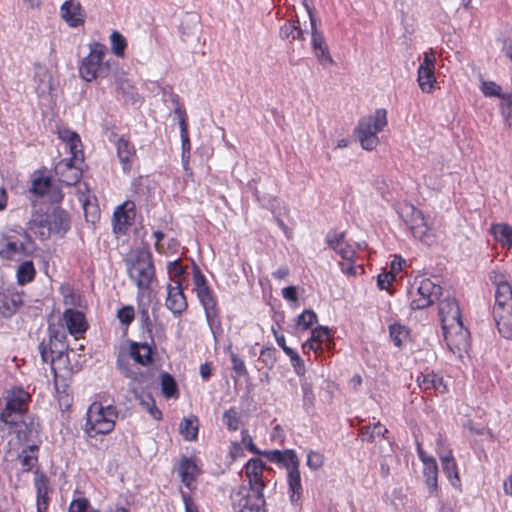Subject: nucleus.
Returning a JSON list of instances; mask_svg holds the SVG:
<instances>
[{"label":"nucleus","mask_w":512,"mask_h":512,"mask_svg":"<svg viewBox=\"0 0 512 512\" xmlns=\"http://www.w3.org/2000/svg\"><path fill=\"white\" fill-rule=\"evenodd\" d=\"M439 316L449 350L462 357L469 348V331L464 328L458 302L446 297L439 303Z\"/></svg>","instance_id":"f257e3e1"},{"label":"nucleus","mask_w":512,"mask_h":512,"mask_svg":"<svg viewBox=\"0 0 512 512\" xmlns=\"http://www.w3.org/2000/svg\"><path fill=\"white\" fill-rule=\"evenodd\" d=\"M31 395L23 387L15 386L7 389L1 401L4 407L0 411V421L14 429L24 422Z\"/></svg>","instance_id":"f03ea898"},{"label":"nucleus","mask_w":512,"mask_h":512,"mask_svg":"<svg viewBox=\"0 0 512 512\" xmlns=\"http://www.w3.org/2000/svg\"><path fill=\"white\" fill-rule=\"evenodd\" d=\"M118 418V411L112 405L104 406L100 402H93L86 413L85 433L94 438L98 435L109 434L113 431Z\"/></svg>","instance_id":"7ed1b4c3"},{"label":"nucleus","mask_w":512,"mask_h":512,"mask_svg":"<svg viewBox=\"0 0 512 512\" xmlns=\"http://www.w3.org/2000/svg\"><path fill=\"white\" fill-rule=\"evenodd\" d=\"M88 47L89 53L79 65V76L86 82L107 77L111 70L109 61L105 60L107 47L96 41L89 43Z\"/></svg>","instance_id":"20e7f679"},{"label":"nucleus","mask_w":512,"mask_h":512,"mask_svg":"<svg viewBox=\"0 0 512 512\" xmlns=\"http://www.w3.org/2000/svg\"><path fill=\"white\" fill-rule=\"evenodd\" d=\"M70 228V218L68 213L55 207L46 215H37L30 222V230L46 239L51 234L64 235Z\"/></svg>","instance_id":"39448f33"},{"label":"nucleus","mask_w":512,"mask_h":512,"mask_svg":"<svg viewBox=\"0 0 512 512\" xmlns=\"http://www.w3.org/2000/svg\"><path fill=\"white\" fill-rule=\"evenodd\" d=\"M386 109H376L372 114L362 117L357 125L356 134L363 149L371 151L379 144L378 133L387 126Z\"/></svg>","instance_id":"423d86ee"},{"label":"nucleus","mask_w":512,"mask_h":512,"mask_svg":"<svg viewBox=\"0 0 512 512\" xmlns=\"http://www.w3.org/2000/svg\"><path fill=\"white\" fill-rule=\"evenodd\" d=\"M269 461L282 464L287 469V482L291 492L290 499L297 502L302 493L299 459L293 450H273L265 453Z\"/></svg>","instance_id":"0eeeda50"},{"label":"nucleus","mask_w":512,"mask_h":512,"mask_svg":"<svg viewBox=\"0 0 512 512\" xmlns=\"http://www.w3.org/2000/svg\"><path fill=\"white\" fill-rule=\"evenodd\" d=\"M34 251V242L25 231H9L0 239V257L3 259L19 261Z\"/></svg>","instance_id":"6e6552de"},{"label":"nucleus","mask_w":512,"mask_h":512,"mask_svg":"<svg viewBox=\"0 0 512 512\" xmlns=\"http://www.w3.org/2000/svg\"><path fill=\"white\" fill-rule=\"evenodd\" d=\"M231 501L237 512H267L263 489L243 484L231 493Z\"/></svg>","instance_id":"1a4fd4ad"},{"label":"nucleus","mask_w":512,"mask_h":512,"mask_svg":"<svg viewBox=\"0 0 512 512\" xmlns=\"http://www.w3.org/2000/svg\"><path fill=\"white\" fill-rule=\"evenodd\" d=\"M441 287L428 278L416 279L409 291L412 309H424L438 299Z\"/></svg>","instance_id":"9d476101"},{"label":"nucleus","mask_w":512,"mask_h":512,"mask_svg":"<svg viewBox=\"0 0 512 512\" xmlns=\"http://www.w3.org/2000/svg\"><path fill=\"white\" fill-rule=\"evenodd\" d=\"M128 273L139 290L149 289L155 276L151 255L148 252H140L128 266Z\"/></svg>","instance_id":"9b49d317"},{"label":"nucleus","mask_w":512,"mask_h":512,"mask_svg":"<svg viewBox=\"0 0 512 512\" xmlns=\"http://www.w3.org/2000/svg\"><path fill=\"white\" fill-rule=\"evenodd\" d=\"M305 6L307 8L311 24V45L313 53L321 66H332L334 65V60L331 56L329 47L326 44L322 32L317 28L316 18L314 16L313 10L308 5L305 4Z\"/></svg>","instance_id":"f8f14e48"},{"label":"nucleus","mask_w":512,"mask_h":512,"mask_svg":"<svg viewBox=\"0 0 512 512\" xmlns=\"http://www.w3.org/2000/svg\"><path fill=\"white\" fill-rule=\"evenodd\" d=\"M405 221L415 238L427 245H431L434 242V234L429 228L421 210L410 206L406 212Z\"/></svg>","instance_id":"ddd939ff"},{"label":"nucleus","mask_w":512,"mask_h":512,"mask_svg":"<svg viewBox=\"0 0 512 512\" xmlns=\"http://www.w3.org/2000/svg\"><path fill=\"white\" fill-rule=\"evenodd\" d=\"M195 291L201 304L204 307L207 322L213 334H216V332L220 330V319L217 303L213 297L212 291L207 284L197 288Z\"/></svg>","instance_id":"4468645a"},{"label":"nucleus","mask_w":512,"mask_h":512,"mask_svg":"<svg viewBox=\"0 0 512 512\" xmlns=\"http://www.w3.org/2000/svg\"><path fill=\"white\" fill-rule=\"evenodd\" d=\"M136 216L135 203L133 201H125L118 206L113 215V229L115 233H126L129 226L132 225Z\"/></svg>","instance_id":"2eb2a0df"},{"label":"nucleus","mask_w":512,"mask_h":512,"mask_svg":"<svg viewBox=\"0 0 512 512\" xmlns=\"http://www.w3.org/2000/svg\"><path fill=\"white\" fill-rule=\"evenodd\" d=\"M61 18L72 28L85 23L86 13L79 0H67L60 7Z\"/></svg>","instance_id":"dca6fc26"},{"label":"nucleus","mask_w":512,"mask_h":512,"mask_svg":"<svg viewBox=\"0 0 512 512\" xmlns=\"http://www.w3.org/2000/svg\"><path fill=\"white\" fill-rule=\"evenodd\" d=\"M327 245L342 259L353 261L355 257L354 247L348 243L344 232H330L326 236Z\"/></svg>","instance_id":"f3484780"},{"label":"nucleus","mask_w":512,"mask_h":512,"mask_svg":"<svg viewBox=\"0 0 512 512\" xmlns=\"http://www.w3.org/2000/svg\"><path fill=\"white\" fill-rule=\"evenodd\" d=\"M167 296L165 306L174 315H181L187 309L186 297L183 293L182 284H167Z\"/></svg>","instance_id":"a211bd4d"},{"label":"nucleus","mask_w":512,"mask_h":512,"mask_svg":"<svg viewBox=\"0 0 512 512\" xmlns=\"http://www.w3.org/2000/svg\"><path fill=\"white\" fill-rule=\"evenodd\" d=\"M74 161L76 160L72 156L70 159L59 161L55 166L59 181L68 186L78 183L82 174L80 168L74 165Z\"/></svg>","instance_id":"6ab92c4d"},{"label":"nucleus","mask_w":512,"mask_h":512,"mask_svg":"<svg viewBox=\"0 0 512 512\" xmlns=\"http://www.w3.org/2000/svg\"><path fill=\"white\" fill-rule=\"evenodd\" d=\"M35 89L40 98H46L51 95L55 89V83L51 72L44 66L38 65L35 68Z\"/></svg>","instance_id":"aec40b11"},{"label":"nucleus","mask_w":512,"mask_h":512,"mask_svg":"<svg viewBox=\"0 0 512 512\" xmlns=\"http://www.w3.org/2000/svg\"><path fill=\"white\" fill-rule=\"evenodd\" d=\"M264 464L259 458L250 459L245 465V476L248 480L247 487L264 489L265 484L262 478Z\"/></svg>","instance_id":"412c9836"},{"label":"nucleus","mask_w":512,"mask_h":512,"mask_svg":"<svg viewBox=\"0 0 512 512\" xmlns=\"http://www.w3.org/2000/svg\"><path fill=\"white\" fill-rule=\"evenodd\" d=\"M63 321L68 332L76 338L78 335L83 334L88 328L84 314L73 309H67L64 312Z\"/></svg>","instance_id":"4be33fe9"},{"label":"nucleus","mask_w":512,"mask_h":512,"mask_svg":"<svg viewBox=\"0 0 512 512\" xmlns=\"http://www.w3.org/2000/svg\"><path fill=\"white\" fill-rule=\"evenodd\" d=\"M117 156L122 164V170L129 173L136 158L134 146L123 137L116 142Z\"/></svg>","instance_id":"5701e85b"},{"label":"nucleus","mask_w":512,"mask_h":512,"mask_svg":"<svg viewBox=\"0 0 512 512\" xmlns=\"http://www.w3.org/2000/svg\"><path fill=\"white\" fill-rule=\"evenodd\" d=\"M416 381L420 389L425 392L433 390L436 393L444 394L448 391L447 385L444 383L443 378L433 372L421 373L417 377Z\"/></svg>","instance_id":"b1692460"},{"label":"nucleus","mask_w":512,"mask_h":512,"mask_svg":"<svg viewBox=\"0 0 512 512\" xmlns=\"http://www.w3.org/2000/svg\"><path fill=\"white\" fill-rule=\"evenodd\" d=\"M34 485L37 493V510L47 509L49 505V481L47 477L40 472L35 473Z\"/></svg>","instance_id":"393cba45"},{"label":"nucleus","mask_w":512,"mask_h":512,"mask_svg":"<svg viewBox=\"0 0 512 512\" xmlns=\"http://www.w3.org/2000/svg\"><path fill=\"white\" fill-rule=\"evenodd\" d=\"M58 135L69 148L73 159L82 160V145L79 135L66 128L59 129Z\"/></svg>","instance_id":"a878e982"},{"label":"nucleus","mask_w":512,"mask_h":512,"mask_svg":"<svg viewBox=\"0 0 512 512\" xmlns=\"http://www.w3.org/2000/svg\"><path fill=\"white\" fill-rule=\"evenodd\" d=\"M493 317L499 333L506 339H512V309L493 311Z\"/></svg>","instance_id":"bb28decb"},{"label":"nucleus","mask_w":512,"mask_h":512,"mask_svg":"<svg viewBox=\"0 0 512 512\" xmlns=\"http://www.w3.org/2000/svg\"><path fill=\"white\" fill-rule=\"evenodd\" d=\"M129 356L138 364L146 366L152 362V348L146 343L132 342Z\"/></svg>","instance_id":"cd10ccee"},{"label":"nucleus","mask_w":512,"mask_h":512,"mask_svg":"<svg viewBox=\"0 0 512 512\" xmlns=\"http://www.w3.org/2000/svg\"><path fill=\"white\" fill-rule=\"evenodd\" d=\"M181 481L189 489L194 488L195 478L199 473L196 463L190 459H183L178 469Z\"/></svg>","instance_id":"c85d7f7f"},{"label":"nucleus","mask_w":512,"mask_h":512,"mask_svg":"<svg viewBox=\"0 0 512 512\" xmlns=\"http://www.w3.org/2000/svg\"><path fill=\"white\" fill-rule=\"evenodd\" d=\"M490 233L502 246L512 249V226L507 223H495L490 227Z\"/></svg>","instance_id":"c756f323"},{"label":"nucleus","mask_w":512,"mask_h":512,"mask_svg":"<svg viewBox=\"0 0 512 512\" xmlns=\"http://www.w3.org/2000/svg\"><path fill=\"white\" fill-rule=\"evenodd\" d=\"M118 369L121 371V373L127 377L132 379L131 385L134 386L135 383H139L142 386L147 387L150 384L151 380V374L148 372H136L130 369L128 366H126L123 363V360L121 358L117 361ZM133 391L136 393V387H132Z\"/></svg>","instance_id":"7c9ffc66"},{"label":"nucleus","mask_w":512,"mask_h":512,"mask_svg":"<svg viewBox=\"0 0 512 512\" xmlns=\"http://www.w3.org/2000/svg\"><path fill=\"white\" fill-rule=\"evenodd\" d=\"M439 457L441 460L443 471L447 475L450 483L454 487H458L460 484V478L457 471V465L452 454L450 452L446 454L439 453Z\"/></svg>","instance_id":"2f4dec72"},{"label":"nucleus","mask_w":512,"mask_h":512,"mask_svg":"<svg viewBox=\"0 0 512 512\" xmlns=\"http://www.w3.org/2000/svg\"><path fill=\"white\" fill-rule=\"evenodd\" d=\"M512 309V287L511 285H504L495 290V303L493 311Z\"/></svg>","instance_id":"473e14b6"},{"label":"nucleus","mask_w":512,"mask_h":512,"mask_svg":"<svg viewBox=\"0 0 512 512\" xmlns=\"http://www.w3.org/2000/svg\"><path fill=\"white\" fill-rule=\"evenodd\" d=\"M199 430V421L198 418L194 415H190L187 418H184L179 425V433L186 439L187 441H193L197 438Z\"/></svg>","instance_id":"72a5a7b5"},{"label":"nucleus","mask_w":512,"mask_h":512,"mask_svg":"<svg viewBox=\"0 0 512 512\" xmlns=\"http://www.w3.org/2000/svg\"><path fill=\"white\" fill-rule=\"evenodd\" d=\"M388 430L380 422L373 426H365L360 429L359 436L362 441L373 442L378 437H384Z\"/></svg>","instance_id":"f704fd0d"},{"label":"nucleus","mask_w":512,"mask_h":512,"mask_svg":"<svg viewBox=\"0 0 512 512\" xmlns=\"http://www.w3.org/2000/svg\"><path fill=\"white\" fill-rule=\"evenodd\" d=\"M435 70H418L417 82L422 92L432 93L436 83Z\"/></svg>","instance_id":"c9c22d12"},{"label":"nucleus","mask_w":512,"mask_h":512,"mask_svg":"<svg viewBox=\"0 0 512 512\" xmlns=\"http://www.w3.org/2000/svg\"><path fill=\"white\" fill-rule=\"evenodd\" d=\"M423 477L431 493L437 491L438 466L436 461H429L424 464Z\"/></svg>","instance_id":"e433bc0d"},{"label":"nucleus","mask_w":512,"mask_h":512,"mask_svg":"<svg viewBox=\"0 0 512 512\" xmlns=\"http://www.w3.org/2000/svg\"><path fill=\"white\" fill-rule=\"evenodd\" d=\"M36 274V270L32 261H24L17 269V280L20 285L31 282Z\"/></svg>","instance_id":"4c0bfd02"},{"label":"nucleus","mask_w":512,"mask_h":512,"mask_svg":"<svg viewBox=\"0 0 512 512\" xmlns=\"http://www.w3.org/2000/svg\"><path fill=\"white\" fill-rule=\"evenodd\" d=\"M175 113L179 117L183 153L189 152L190 151V140H189V135H188V125H187V121H186V114L181 108H177L175 110Z\"/></svg>","instance_id":"58836bf2"},{"label":"nucleus","mask_w":512,"mask_h":512,"mask_svg":"<svg viewBox=\"0 0 512 512\" xmlns=\"http://www.w3.org/2000/svg\"><path fill=\"white\" fill-rule=\"evenodd\" d=\"M390 337L397 347L408 338L409 330L406 326L400 324H392L389 326Z\"/></svg>","instance_id":"ea45409f"},{"label":"nucleus","mask_w":512,"mask_h":512,"mask_svg":"<svg viewBox=\"0 0 512 512\" xmlns=\"http://www.w3.org/2000/svg\"><path fill=\"white\" fill-rule=\"evenodd\" d=\"M111 50L118 56L123 57L127 46L126 39L118 31H113L110 35Z\"/></svg>","instance_id":"a19ab883"},{"label":"nucleus","mask_w":512,"mask_h":512,"mask_svg":"<svg viewBox=\"0 0 512 512\" xmlns=\"http://www.w3.org/2000/svg\"><path fill=\"white\" fill-rule=\"evenodd\" d=\"M168 273L171 279V283L173 285H176L178 282L179 284H182L181 277L185 273V267L180 263L179 260H175L172 262H169L167 265Z\"/></svg>","instance_id":"79ce46f5"},{"label":"nucleus","mask_w":512,"mask_h":512,"mask_svg":"<svg viewBox=\"0 0 512 512\" xmlns=\"http://www.w3.org/2000/svg\"><path fill=\"white\" fill-rule=\"evenodd\" d=\"M51 187V181L48 177L36 176L32 181L31 191L39 196L45 195Z\"/></svg>","instance_id":"37998d69"},{"label":"nucleus","mask_w":512,"mask_h":512,"mask_svg":"<svg viewBox=\"0 0 512 512\" xmlns=\"http://www.w3.org/2000/svg\"><path fill=\"white\" fill-rule=\"evenodd\" d=\"M223 422L226 425V427L232 431L238 430L241 423L238 412L233 408L224 412Z\"/></svg>","instance_id":"c03bdc74"},{"label":"nucleus","mask_w":512,"mask_h":512,"mask_svg":"<svg viewBox=\"0 0 512 512\" xmlns=\"http://www.w3.org/2000/svg\"><path fill=\"white\" fill-rule=\"evenodd\" d=\"M161 387L162 392L166 397H172L177 392L176 382L168 373H163L161 375Z\"/></svg>","instance_id":"a18cd8bd"},{"label":"nucleus","mask_w":512,"mask_h":512,"mask_svg":"<svg viewBox=\"0 0 512 512\" xmlns=\"http://www.w3.org/2000/svg\"><path fill=\"white\" fill-rule=\"evenodd\" d=\"M501 113L506 124L512 130V94L502 96Z\"/></svg>","instance_id":"49530a36"},{"label":"nucleus","mask_w":512,"mask_h":512,"mask_svg":"<svg viewBox=\"0 0 512 512\" xmlns=\"http://www.w3.org/2000/svg\"><path fill=\"white\" fill-rule=\"evenodd\" d=\"M286 355L290 358L295 373L299 376H303L305 373V365L299 354L293 349H286Z\"/></svg>","instance_id":"de8ad7c7"},{"label":"nucleus","mask_w":512,"mask_h":512,"mask_svg":"<svg viewBox=\"0 0 512 512\" xmlns=\"http://www.w3.org/2000/svg\"><path fill=\"white\" fill-rule=\"evenodd\" d=\"M317 321V315L312 310H305L299 315L297 325L304 330L309 329Z\"/></svg>","instance_id":"09e8293b"},{"label":"nucleus","mask_w":512,"mask_h":512,"mask_svg":"<svg viewBox=\"0 0 512 512\" xmlns=\"http://www.w3.org/2000/svg\"><path fill=\"white\" fill-rule=\"evenodd\" d=\"M436 66V52L433 48L428 49L423 53V60L418 67V70H435Z\"/></svg>","instance_id":"8fccbe9b"},{"label":"nucleus","mask_w":512,"mask_h":512,"mask_svg":"<svg viewBox=\"0 0 512 512\" xmlns=\"http://www.w3.org/2000/svg\"><path fill=\"white\" fill-rule=\"evenodd\" d=\"M301 389L303 392V406L306 409L311 408L314 405L315 395L312 390V386L306 380L301 382Z\"/></svg>","instance_id":"3c124183"},{"label":"nucleus","mask_w":512,"mask_h":512,"mask_svg":"<svg viewBox=\"0 0 512 512\" xmlns=\"http://www.w3.org/2000/svg\"><path fill=\"white\" fill-rule=\"evenodd\" d=\"M39 352H40L42 361L44 363L50 362L52 371H55L56 369L54 367V363L56 361V357L54 356V354H55L54 350L51 347L48 348L47 344L42 342L39 345Z\"/></svg>","instance_id":"603ef678"},{"label":"nucleus","mask_w":512,"mask_h":512,"mask_svg":"<svg viewBox=\"0 0 512 512\" xmlns=\"http://www.w3.org/2000/svg\"><path fill=\"white\" fill-rule=\"evenodd\" d=\"M18 458L24 471H29L37 462V457L27 449L23 450Z\"/></svg>","instance_id":"864d4df0"},{"label":"nucleus","mask_w":512,"mask_h":512,"mask_svg":"<svg viewBox=\"0 0 512 512\" xmlns=\"http://www.w3.org/2000/svg\"><path fill=\"white\" fill-rule=\"evenodd\" d=\"M230 358L232 363V369L236 374L240 377H245L248 375V371L246 369L245 363L242 359H240L237 354L234 352H230Z\"/></svg>","instance_id":"5fc2aeb1"},{"label":"nucleus","mask_w":512,"mask_h":512,"mask_svg":"<svg viewBox=\"0 0 512 512\" xmlns=\"http://www.w3.org/2000/svg\"><path fill=\"white\" fill-rule=\"evenodd\" d=\"M311 337L321 345H323V343L330 344V333L327 327L319 326L315 328L312 331Z\"/></svg>","instance_id":"6e6d98bb"},{"label":"nucleus","mask_w":512,"mask_h":512,"mask_svg":"<svg viewBox=\"0 0 512 512\" xmlns=\"http://www.w3.org/2000/svg\"><path fill=\"white\" fill-rule=\"evenodd\" d=\"M483 94L487 97L497 96L502 99V96L507 94L501 93V87L494 82H483L481 86Z\"/></svg>","instance_id":"4d7b16f0"},{"label":"nucleus","mask_w":512,"mask_h":512,"mask_svg":"<svg viewBox=\"0 0 512 512\" xmlns=\"http://www.w3.org/2000/svg\"><path fill=\"white\" fill-rule=\"evenodd\" d=\"M489 279L492 282V284L495 286V290L497 288H501L504 285H510L508 278L506 274L499 270H492L489 273Z\"/></svg>","instance_id":"13d9d810"},{"label":"nucleus","mask_w":512,"mask_h":512,"mask_svg":"<svg viewBox=\"0 0 512 512\" xmlns=\"http://www.w3.org/2000/svg\"><path fill=\"white\" fill-rule=\"evenodd\" d=\"M15 310V303L7 295L0 293V313L10 315Z\"/></svg>","instance_id":"bf43d9fd"},{"label":"nucleus","mask_w":512,"mask_h":512,"mask_svg":"<svg viewBox=\"0 0 512 512\" xmlns=\"http://www.w3.org/2000/svg\"><path fill=\"white\" fill-rule=\"evenodd\" d=\"M324 462L323 456L315 451H310L307 455V466L312 470L319 469Z\"/></svg>","instance_id":"052dcab7"},{"label":"nucleus","mask_w":512,"mask_h":512,"mask_svg":"<svg viewBox=\"0 0 512 512\" xmlns=\"http://www.w3.org/2000/svg\"><path fill=\"white\" fill-rule=\"evenodd\" d=\"M117 317L122 324L128 325L134 319V309L132 306H125L118 310Z\"/></svg>","instance_id":"680f3d73"},{"label":"nucleus","mask_w":512,"mask_h":512,"mask_svg":"<svg viewBox=\"0 0 512 512\" xmlns=\"http://www.w3.org/2000/svg\"><path fill=\"white\" fill-rule=\"evenodd\" d=\"M89 502L85 498L73 500L69 506V512H90Z\"/></svg>","instance_id":"e2e57ef3"},{"label":"nucleus","mask_w":512,"mask_h":512,"mask_svg":"<svg viewBox=\"0 0 512 512\" xmlns=\"http://www.w3.org/2000/svg\"><path fill=\"white\" fill-rule=\"evenodd\" d=\"M141 405L149 412V414L155 420L161 419L162 414L160 410L156 407L154 400H152L151 398H149L148 400L141 399Z\"/></svg>","instance_id":"0e129e2a"},{"label":"nucleus","mask_w":512,"mask_h":512,"mask_svg":"<svg viewBox=\"0 0 512 512\" xmlns=\"http://www.w3.org/2000/svg\"><path fill=\"white\" fill-rule=\"evenodd\" d=\"M297 29V25L291 22H286L280 27L279 36L281 39L293 38L294 32Z\"/></svg>","instance_id":"69168bd1"},{"label":"nucleus","mask_w":512,"mask_h":512,"mask_svg":"<svg viewBox=\"0 0 512 512\" xmlns=\"http://www.w3.org/2000/svg\"><path fill=\"white\" fill-rule=\"evenodd\" d=\"M395 275L393 272H384L378 276V286L380 289H388L389 285L394 281Z\"/></svg>","instance_id":"338daca9"},{"label":"nucleus","mask_w":512,"mask_h":512,"mask_svg":"<svg viewBox=\"0 0 512 512\" xmlns=\"http://www.w3.org/2000/svg\"><path fill=\"white\" fill-rule=\"evenodd\" d=\"M193 284L194 290L207 284L204 275L196 265L193 267Z\"/></svg>","instance_id":"774afa93"}]
</instances>
